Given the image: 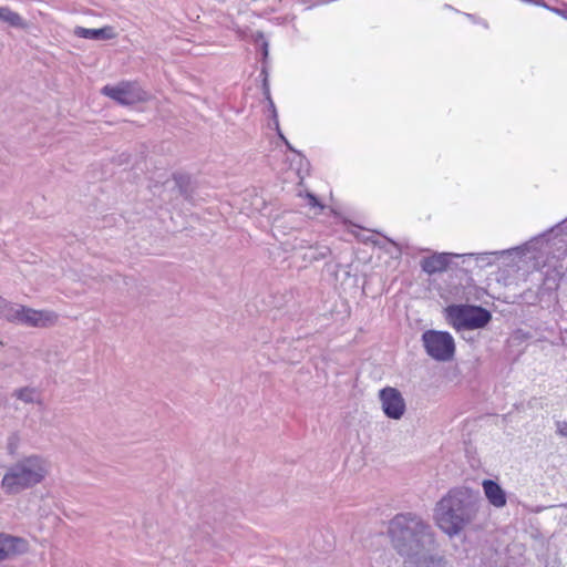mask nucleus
Masks as SVG:
<instances>
[{
	"label": "nucleus",
	"instance_id": "nucleus-1",
	"mask_svg": "<svg viewBox=\"0 0 567 567\" xmlns=\"http://www.w3.org/2000/svg\"><path fill=\"white\" fill-rule=\"evenodd\" d=\"M504 255L533 265L512 302L538 308L544 329L553 330L563 318L558 289L567 272V217L519 246L501 251L458 254V258L473 259L475 268L484 269Z\"/></svg>",
	"mask_w": 567,
	"mask_h": 567
},
{
	"label": "nucleus",
	"instance_id": "nucleus-2",
	"mask_svg": "<svg viewBox=\"0 0 567 567\" xmlns=\"http://www.w3.org/2000/svg\"><path fill=\"white\" fill-rule=\"evenodd\" d=\"M388 536L395 553L415 567H446L436 532L414 512L395 514L388 524Z\"/></svg>",
	"mask_w": 567,
	"mask_h": 567
},
{
	"label": "nucleus",
	"instance_id": "nucleus-3",
	"mask_svg": "<svg viewBox=\"0 0 567 567\" xmlns=\"http://www.w3.org/2000/svg\"><path fill=\"white\" fill-rule=\"evenodd\" d=\"M481 506L478 491L465 485L454 486L435 503L433 519L443 534L453 538L475 522Z\"/></svg>",
	"mask_w": 567,
	"mask_h": 567
},
{
	"label": "nucleus",
	"instance_id": "nucleus-4",
	"mask_svg": "<svg viewBox=\"0 0 567 567\" xmlns=\"http://www.w3.org/2000/svg\"><path fill=\"white\" fill-rule=\"evenodd\" d=\"M45 475L44 460L39 455H29L7 470L1 480V487L6 494H17L40 484Z\"/></svg>",
	"mask_w": 567,
	"mask_h": 567
},
{
	"label": "nucleus",
	"instance_id": "nucleus-5",
	"mask_svg": "<svg viewBox=\"0 0 567 567\" xmlns=\"http://www.w3.org/2000/svg\"><path fill=\"white\" fill-rule=\"evenodd\" d=\"M447 322L458 332L484 329L492 320V312L480 305L452 303L445 308Z\"/></svg>",
	"mask_w": 567,
	"mask_h": 567
},
{
	"label": "nucleus",
	"instance_id": "nucleus-6",
	"mask_svg": "<svg viewBox=\"0 0 567 567\" xmlns=\"http://www.w3.org/2000/svg\"><path fill=\"white\" fill-rule=\"evenodd\" d=\"M425 353L437 362H449L454 359L456 347L453 336L445 330H425L421 336Z\"/></svg>",
	"mask_w": 567,
	"mask_h": 567
},
{
	"label": "nucleus",
	"instance_id": "nucleus-7",
	"mask_svg": "<svg viewBox=\"0 0 567 567\" xmlns=\"http://www.w3.org/2000/svg\"><path fill=\"white\" fill-rule=\"evenodd\" d=\"M101 94L121 106H133L150 100V93L137 81L128 80L120 81L116 84H105L101 89Z\"/></svg>",
	"mask_w": 567,
	"mask_h": 567
},
{
	"label": "nucleus",
	"instance_id": "nucleus-8",
	"mask_svg": "<svg viewBox=\"0 0 567 567\" xmlns=\"http://www.w3.org/2000/svg\"><path fill=\"white\" fill-rule=\"evenodd\" d=\"M379 399L382 411L388 419L400 420L405 411L406 404L402 393L392 386H385L379 391Z\"/></svg>",
	"mask_w": 567,
	"mask_h": 567
},
{
	"label": "nucleus",
	"instance_id": "nucleus-9",
	"mask_svg": "<svg viewBox=\"0 0 567 567\" xmlns=\"http://www.w3.org/2000/svg\"><path fill=\"white\" fill-rule=\"evenodd\" d=\"M22 312L21 323L32 328H49L58 322L59 316L53 310H38L27 306H20Z\"/></svg>",
	"mask_w": 567,
	"mask_h": 567
},
{
	"label": "nucleus",
	"instance_id": "nucleus-10",
	"mask_svg": "<svg viewBox=\"0 0 567 567\" xmlns=\"http://www.w3.org/2000/svg\"><path fill=\"white\" fill-rule=\"evenodd\" d=\"M28 550L29 542L25 538L0 533V563L8 558L25 554Z\"/></svg>",
	"mask_w": 567,
	"mask_h": 567
},
{
	"label": "nucleus",
	"instance_id": "nucleus-11",
	"mask_svg": "<svg viewBox=\"0 0 567 567\" xmlns=\"http://www.w3.org/2000/svg\"><path fill=\"white\" fill-rule=\"evenodd\" d=\"M458 258L455 252H432L430 256L424 257L421 262V270L429 276L444 272L449 269L452 260Z\"/></svg>",
	"mask_w": 567,
	"mask_h": 567
},
{
	"label": "nucleus",
	"instance_id": "nucleus-12",
	"mask_svg": "<svg viewBox=\"0 0 567 567\" xmlns=\"http://www.w3.org/2000/svg\"><path fill=\"white\" fill-rule=\"evenodd\" d=\"M482 488L488 504L495 508H503L507 504V492L497 480L485 478Z\"/></svg>",
	"mask_w": 567,
	"mask_h": 567
},
{
	"label": "nucleus",
	"instance_id": "nucleus-13",
	"mask_svg": "<svg viewBox=\"0 0 567 567\" xmlns=\"http://www.w3.org/2000/svg\"><path fill=\"white\" fill-rule=\"evenodd\" d=\"M252 43L259 55L260 73L259 78L269 79V41L262 31H256L251 35Z\"/></svg>",
	"mask_w": 567,
	"mask_h": 567
},
{
	"label": "nucleus",
	"instance_id": "nucleus-14",
	"mask_svg": "<svg viewBox=\"0 0 567 567\" xmlns=\"http://www.w3.org/2000/svg\"><path fill=\"white\" fill-rule=\"evenodd\" d=\"M73 33L78 38L93 41L112 40L116 35L114 28L111 25H104L102 28L75 27Z\"/></svg>",
	"mask_w": 567,
	"mask_h": 567
},
{
	"label": "nucleus",
	"instance_id": "nucleus-15",
	"mask_svg": "<svg viewBox=\"0 0 567 567\" xmlns=\"http://www.w3.org/2000/svg\"><path fill=\"white\" fill-rule=\"evenodd\" d=\"M173 181L175 182V186L178 189L181 196L186 202H193L194 199V190L192 188V178L188 174L184 173H174Z\"/></svg>",
	"mask_w": 567,
	"mask_h": 567
},
{
	"label": "nucleus",
	"instance_id": "nucleus-16",
	"mask_svg": "<svg viewBox=\"0 0 567 567\" xmlns=\"http://www.w3.org/2000/svg\"><path fill=\"white\" fill-rule=\"evenodd\" d=\"M0 20L16 29H24L27 27L24 19L8 6H0Z\"/></svg>",
	"mask_w": 567,
	"mask_h": 567
},
{
	"label": "nucleus",
	"instance_id": "nucleus-17",
	"mask_svg": "<svg viewBox=\"0 0 567 567\" xmlns=\"http://www.w3.org/2000/svg\"><path fill=\"white\" fill-rule=\"evenodd\" d=\"M21 305H14L6 299V306H1L0 318L12 323H21L22 312L20 311Z\"/></svg>",
	"mask_w": 567,
	"mask_h": 567
},
{
	"label": "nucleus",
	"instance_id": "nucleus-18",
	"mask_svg": "<svg viewBox=\"0 0 567 567\" xmlns=\"http://www.w3.org/2000/svg\"><path fill=\"white\" fill-rule=\"evenodd\" d=\"M260 81H261L262 95H264V99L267 101L268 110L270 112V117H276V115L278 114V111H277L275 102L271 97L269 79H262Z\"/></svg>",
	"mask_w": 567,
	"mask_h": 567
},
{
	"label": "nucleus",
	"instance_id": "nucleus-19",
	"mask_svg": "<svg viewBox=\"0 0 567 567\" xmlns=\"http://www.w3.org/2000/svg\"><path fill=\"white\" fill-rule=\"evenodd\" d=\"M13 395L24 403H33L35 401V391L29 386L17 389Z\"/></svg>",
	"mask_w": 567,
	"mask_h": 567
},
{
	"label": "nucleus",
	"instance_id": "nucleus-20",
	"mask_svg": "<svg viewBox=\"0 0 567 567\" xmlns=\"http://www.w3.org/2000/svg\"><path fill=\"white\" fill-rule=\"evenodd\" d=\"M384 239L396 250L399 255H410L413 249L409 244L399 243L388 236H383Z\"/></svg>",
	"mask_w": 567,
	"mask_h": 567
},
{
	"label": "nucleus",
	"instance_id": "nucleus-21",
	"mask_svg": "<svg viewBox=\"0 0 567 567\" xmlns=\"http://www.w3.org/2000/svg\"><path fill=\"white\" fill-rule=\"evenodd\" d=\"M305 197L307 199L308 206H310L311 208H318L320 210L324 208V205L322 204L321 199L315 193L307 190Z\"/></svg>",
	"mask_w": 567,
	"mask_h": 567
},
{
	"label": "nucleus",
	"instance_id": "nucleus-22",
	"mask_svg": "<svg viewBox=\"0 0 567 567\" xmlns=\"http://www.w3.org/2000/svg\"><path fill=\"white\" fill-rule=\"evenodd\" d=\"M331 254V249L327 246H320V247H317L311 256H310V259L311 260H322V259H326L329 255Z\"/></svg>",
	"mask_w": 567,
	"mask_h": 567
},
{
	"label": "nucleus",
	"instance_id": "nucleus-23",
	"mask_svg": "<svg viewBox=\"0 0 567 567\" xmlns=\"http://www.w3.org/2000/svg\"><path fill=\"white\" fill-rule=\"evenodd\" d=\"M286 150L290 153L296 154L300 158V166L302 167V162H305L307 165H309V161L307 157L297 148L293 147V145L289 142L285 145Z\"/></svg>",
	"mask_w": 567,
	"mask_h": 567
},
{
	"label": "nucleus",
	"instance_id": "nucleus-24",
	"mask_svg": "<svg viewBox=\"0 0 567 567\" xmlns=\"http://www.w3.org/2000/svg\"><path fill=\"white\" fill-rule=\"evenodd\" d=\"M465 16L474 24H480L483 28L488 29V23H487L486 20H484V19H482V18H480V17H477L475 14H472V13H466Z\"/></svg>",
	"mask_w": 567,
	"mask_h": 567
},
{
	"label": "nucleus",
	"instance_id": "nucleus-25",
	"mask_svg": "<svg viewBox=\"0 0 567 567\" xmlns=\"http://www.w3.org/2000/svg\"><path fill=\"white\" fill-rule=\"evenodd\" d=\"M557 433L563 437H567V422L566 421L557 422Z\"/></svg>",
	"mask_w": 567,
	"mask_h": 567
},
{
	"label": "nucleus",
	"instance_id": "nucleus-26",
	"mask_svg": "<svg viewBox=\"0 0 567 567\" xmlns=\"http://www.w3.org/2000/svg\"><path fill=\"white\" fill-rule=\"evenodd\" d=\"M461 259H462V264H463L464 266H466V267L464 268V270H465L466 272H472V271H473V269L475 268L474 266H473V267H471V265H472V262H473V259H464V258H461Z\"/></svg>",
	"mask_w": 567,
	"mask_h": 567
},
{
	"label": "nucleus",
	"instance_id": "nucleus-27",
	"mask_svg": "<svg viewBox=\"0 0 567 567\" xmlns=\"http://www.w3.org/2000/svg\"><path fill=\"white\" fill-rule=\"evenodd\" d=\"M270 121H271V123L269 124L270 128H272L274 131L277 128H280L278 114L276 115V117H270Z\"/></svg>",
	"mask_w": 567,
	"mask_h": 567
},
{
	"label": "nucleus",
	"instance_id": "nucleus-28",
	"mask_svg": "<svg viewBox=\"0 0 567 567\" xmlns=\"http://www.w3.org/2000/svg\"><path fill=\"white\" fill-rule=\"evenodd\" d=\"M275 132L279 140H285L286 136H285L284 132L281 131V128H277V130H275Z\"/></svg>",
	"mask_w": 567,
	"mask_h": 567
},
{
	"label": "nucleus",
	"instance_id": "nucleus-29",
	"mask_svg": "<svg viewBox=\"0 0 567 567\" xmlns=\"http://www.w3.org/2000/svg\"><path fill=\"white\" fill-rule=\"evenodd\" d=\"M332 548H333V544L332 543H328L327 546L322 547V550L323 551H330Z\"/></svg>",
	"mask_w": 567,
	"mask_h": 567
},
{
	"label": "nucleus",
	"instance_id": "nucleus-30",
	"mask_svg": "<svg viewBox=\"0 0 567 567\" xmlns=\"http://www.w3.org/2000/svg\"><path fill=\"white\" fill-rule=\"evenodd\" d=\"M555 12H557L558 14H560L561 17H564L565 19H567V10H554Z\"/></svg>",
	"mask_w": 567,
	"mask_h": 567
},
{
	"label": "nucleus",
	"instance_id": "nucleus-31",
	"mask_svg": "<svg viewBox=\"0 0 567 567\" xmlns=\"http://www.w3.org/2000/svg\"><path fill=\"white\" fill-rule=\"evenodd\" d=\"M282 142L284 145H286L287 143H289L288 138L285 137V140H280Z\"/></svg>",
	"mask_w": 567,
	"mask_h": 567
},
{
	"label": "nucleus",
	"instance_id": "nucleus-32",
	"mask_svg": "<svg viewBox=\"0 0 567 567\" xmlns=\"http://www.w3.org/2000/svg\"><path fill=\"white\" fill-rule=\"evenodd\" d=\"M282 142L284 145H286L287 143H289L288 138L285 137V140H280Z\"/></svg>",
	"mask_w": 567,
	"mask_h": 567
},
{
	"label": "nucleus",
	"instance_id": "nucleus-33",
	"mask_svg": "<svg viewBox=\"0 0 567 567\" xmlns=\"http://www.w3.org/2000/svg\"><path fill=\"white\" fill-rule=\"evenodd\" d=\"M287 21H288V16L284 17V18H282V21H281L280 23H285V22H287Z\"/></svg>",
	"mask_w": 567,
	"mask_h": 567
},
{
	"label": "nucleus",
	"instance_id": "nucleus-34",
	"mask_svg": "<svg viewBox=\"0 0 567 567\" xmlns=\"http://www.w3.org/2000/svg\"><path fill=\"white\" fill-rule=\"evenodd\" d=\"M364 243H369V241H372L370 237H367L363 239Z\"/></svg>",
	"mask_w": 567,
	"mask_h": 567
},
{
	"label": "nucleus",
	"instance_id": "nucleus-35",
	"mask_svg": "<svg viewBox=\"0 0 567 567\" xmlns=\"http://www.w3.org/2000/svg\"><path fill=\"white\" fill-rule=\"evenodd\" d=\"M419 251H429L427 248H420Z\"/></svg>",
	"mask_w": 567,
	"mask_h": 567
}]
</instances>
